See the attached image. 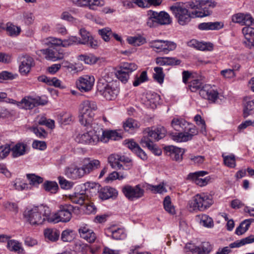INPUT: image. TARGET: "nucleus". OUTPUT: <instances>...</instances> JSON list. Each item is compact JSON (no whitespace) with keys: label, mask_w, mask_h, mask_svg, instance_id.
Returning <instances> with one entry per match:
<instances>
[{"label":"nucleus","mask_w":254,"mask_h":254,"mask_svg":"<svg viewBox=\"0 0 254 254\" xmlns=\"http://www.w3.org/2000/svg\"><path fill=\"white\" fill-rule=\"evenodd\" d=\"M186 6L195 10L191 13L189 12L184 4L182 2L176 3L170 7L178 22L182 25L188 24L192 18L202 17L209 15L210 12L207 10L205 11L204 9L208 7H215L216 3L209 0H192L188 2Z\"/></svg>","instance_id":"1"},{"label":"nucleus","mask_w":254,"mask_h":254,"mask_svg":"<svg viewBox=\"0 0 254 254\" xmlns=\"http://www.w3.org/2000/svg\"><path fill=\"white\" fill-rule=\"evenodd\" d=\"M166 130L163 127H157L154 130L148 129L144 132V136L141 138L140 143L143 146L147 147L155 155L159 156L162 153L161 150L154 144L153 140L158 141L166 135Z\"/></svg>","instance_id":"2"},{"label":"nucleus","mask_w":254,"mask_h":254,"mask_svg":"<svg viewBox=\"0 0 254 254\" xmlns=\"http://www.w3.org/2000/svg\"><path fill=\"white\" fill-rule=\"evenodd\" d=\"M189 88L192 92L199 90L200 96L211 103H217L219 99L221 100V96L219 95L218 91L214 89L210 85L203 86L200 79H196L190 81L189 83Z\"/></svg>","instance_id":"3"},{"label":"nucleus","mask_w":254,"mask_h":254,"mask_svg":"<svg viewBox=\"0 0 254 254\" xmlns=\"http://www.w3.org/2000/svg\"><path fill=\"white\" fill-rule=\"evenodd\" d=\"M23 215L26 221L32 226L41 225L45 221L49 222V218H50L49 210H47L42 206H34L27 209Z\"/></svg>","instance_id":"4"},{"label":"nucleus","mask_w":254,"mask_h":254,"mask_svg":"<svg viewBox=\"0 0 254 254\" xmlns=\"http://www.w3.org/2000/svg\"><path fill=\"white\" fill-rule=\"evenodd\" d=\"M97 109L96 103L94 101L86 100L79 106V121L82 125L88 127H93L92 124L94 112Z\"/></svg>","instance_id":"5"},{"label":"nucleus","mask_w":254,"mask_h":254,"mask_svg":"<svg viewBox=\"0 0 254 254\" xmlns=\"http://www.w3.org/2000/svg\"><path fill=\"white\" fill-rule=\"evenodd\" d=\"M213 203L212 197L204 193H198L188 202V207L191 212L204 211Z\"/></svg>","instance_id":"6"},{"label":"nucleus","mask_w":254,"mask_h":254,"mask_svg":"<svg viewBox=\"0 0 254 254\" xmlns=\"http://www.w3.org/2000/svg\"><path fill=\"white\" fill-rule=\"evenodd\" d=\"M97 90L108 100L116 98L119 93V88L117 86V82H108L105 79H101L98 81Z\"/></svg>","instance_id":"7"},{"label":"nucleus","mask_w":254,"mask_h":254,"mask_svg":"<svg viewBox=\"0 0 254 254\" xmlns=\"http://www.w3.org/2000/svg\"><path fill=\"white\" fill-rule=\"evenodd\" d=\"M73 206L70 204L61 205L58 211L50 215L49 222L57 223L59 222H67L70 221L72 216Z\"/></svg>","instance_id":"8"},{"label":"nucleus","mask_w":254,"mask_h":254,"mask_svg":"<svg viewBox=\"0 0 254 254\" xmlns=\"http://www.w3.org/2000/svg\"><path fill=\"white\" fill-rule=\"evenodd\" d=\"M148 45L155 52H162L166 54L174 50L177 47V44L174 42L163 40L150 41L148 42Z\"/></svg>","instance_id":"9"},{"label":"nucleus","mask_w":254,"mask_h":254,"mask_svg":"<svg viewBox=\"0 0 254 254\" xmlns=\"http://www.w3.org/2000/svg\"><path fill=\"white\" fill-rule=\"evenodd\" d=\"M137 68V65L134 63H122L116 72V76L122 82L126 83L129 79V74Z\"/></svg>","instance_id":"10"},{"label":"nucleus","mask_w":254,"mask_h":254,"mask_svg":"<svg viewBox=\"0 0 254 254\" xmlns=\"http://www.w3.org/2000/svg\"><path fill=\"white\" fill-rule=\"evenodd\" d=\"M93 130H89L87 132L79 134L76 137L77 142L83 144L94 145L100 141V137L97 133V127L93 126Z\"/></svg>","instance_id":"11"},{"label":"nucleus","mask_w":254,"mask_h":254,"mask_svg":"<svg viewBox=\"0 0 254 254\" xmlns=\"http://www.w3.org/2000/svg\"><path fill=\"white\" fill-rule=\"evenodd\" d=\"M122 191L125 196L130 201L139 199L144 195V190L139 185L134 187L126 185L123 188Z\"/></svg>","instance_id":"12"},{"label":"nucleus","mask_w":254,"mask_h":254,"mask_svg":"<svg viewBox=\"0 0 254 254\" xmlns=\"http://www.w3.org/2000/svg\"><path fill=\"white\" fill-rule=\"evenodd\" d=\"M47 102L46 100L42 99L39 97L32 98L28 96L24 97L20 102H17V106L19 108L28 110L39 105H44L46 104Z\"/></svg>","instance_id":"13"},{"label":"nucleus","mask_w":254,"mask_h":254,"mask_svg":"<svg viewBox=\"0 0 254 254\" xmlns=\"http://www.w3.org/2000/svg\"><path fill=\"white\" fill-rule=\"evenodd\" d=\"M95 78L93 76L86 74L77 79L76 85L81 92H87L92 90Z\"/></svg>","instance_id":"14"},{"label":"nucleus","mask_w":254,"mask_h":254,"mask_svg":"<svg viewBox=\"0 0 254 254\" xmlns=\"http://www.w3.org/2000/svg\"><path fill=\"white\" fill-rule=\"evenodd\" d=\"M198 131L195 126H192L188 128V131L184 132H175L171 134L172 139L177 142H186L191 140L192 137L197 134Z\"/></svg>","instance_id":"15"},{"label":"nucleus","mask_w":254,"mask_h":254,"mask_svg":"<svg viewBox=\"0 0 254 254\" xmlns=\"http://www.w3.org/2000/svg\"><path fill=\"white\" fill-rule=\"evenodd\" d=\"M79 35L81 38L78 37L79 45H88L91 48L96 49L98 47V42L95 40L91 33L85 28H81L79 30Z\"/></svg>","instance_id":"16"},{"label":"nucleus","mask_w":254,"mask_h":254,"mask_svg":"<svg viewBox=\"0 0 254 254\" xmlns=\"http://www.w3.org/2000/svg\"><path fill=\"white\" fill-rule=\"evenodd\" d=\"M97 133L100 137V141L104 143L107 142L109 139L116 140L121 138V134L116 130H104L100 127H97Z\"/></svg>","instance_id":"17"},{"label":"nucleus","mask_w":254,"mask_h":254,"mask_svg":"<svg viewBox=\"0 0 254 254\" xmlns=\"http://www.w3.org/2000/svg\"><path fill=\"white\" fill-rule=\"evenodd\" d=\"M64 174L69 179L75 180L83 177L85 175L81 167L71 165L64 169Z\"/></svg>","instance_id":"18"},{"label":"nucleus","mask_w":254,"mask_h":254,"mask_svg":"<svg viewBox=\"0 0 254 254\" xmlns=\"http://www.w3.org/2000/svg\"><path fill=\"white\" fill-rule=\"evenodd\" d=\"M84 175H87L100 167V162L97 159L85 158L81 166Z\"/></svg>","instance_id":"19"},{"label":"nucleus","mask_w":254,"mask_h":254,"mask_svg":"<svg viewBox=\"0 0 254 254\" xmlns=\"http://www.w3.org/2000/svg\"><path fill=\"white\" fill-rule=\"evenodd\" d=\"M164 149L166 154L172 160L180 161L183 159L184 149L173 145L166 146Z\"/></svg>","instance_id":"20"},{"label":"nucleus","mask_w":254,"mask_h":254,"mask_svg":"<svg viewBox=\"0 0 254 254\" xmlns=\"http://www.w3.org/2000/svg\"><path fill=\"white\" fill-rule=\"evenodd\" d=\"M78 233L81 238L89 243H93L96 239V234L87 224H82L78 229Z\"/></svg>","instance_id":"21"},{"label":"nucleus","mask_w":254,"mask_h":254,"mask_svg":"<svg viewBox=\"0 0 254 254\" xmlns=\"http://www.w3.org/2000/svg\"><path fill=\"white\" fill-rule=\"evenodd\" d=\"M232 21L235 23H239L242 25L250 26L254 22V19L249 14L238 13L232 16Z\"/></svg>","instance_id":"22"},{"label":"nucleus","mask_w":254,"mask_h":254,"mask_svg":"<svg viewBox=\"0 0 254 254\" xmlns=\"http://www.w3.org/2000/svg\"><path fill=\"white\" fill-rule=\"evenodd\" d=\"M207 174L205 171H198L193 173H190L188 177L191 179L196 185L199 186H204L207 185L210 179L208 177L204 178H201L200 177H203Z\"/></svg>","instance_id":"23"},{"label":"nucleus","mask_w":254,"mask_h":254,"mask_svg":"<svg viewBox=\"0 0 254 254\" xmlns=\"http://www.w3.org/2000/svg\"><path fill=\"white\" fill-rule=\"evenodd\" d=\"M245 40L244 43L246 46L251 48L254 47V28L250 26H246L242 29Z\"/></svg>","instance_id":"24"},{"label":"nucleus","mask_w":254,"mask_h":254,"mask_svg":"<svg viewBox=\"0 0 254 254\" xmlns=\"http://www.w3.org/2000/svg\"><path fill=\"white\" fill-rule=\"evenodd\" d=\"M20 61L19 71L23 74H27L30 71L31 66L33 65L34 60L29 56L25 55L21 57Z\"/></svg>","instance_id":"25"},{"label":"nucleus","mask_w":254,"mask_h":254,"mask_svg":"<svg viewBox=\"0 0 254 254\" xmlns=\"http://www.w3.org/2000/svg\"><path fill=\"white\" fill-rule=\"evenodd\" d=\"M99 197L102 200L108 199L110 198L117 196L118 191L113 188L106 187L101 189L99 191Z\"/></svg>","instance_id":"26"},{"label":"nucleus","mask_w":254,"mask_h":254,"mask_svg":"<svg viewBox=\"0 0 254 254\" xmlns=\"http://www.w3.org/2000/svg\"><path fill=\"white\" fill-rule=\"evenodd\" d=\"M45 55V58L48 60L56 61L63 59V56L60 55L54 49L50 48L46 49H42L40 51Z\"/></svg>","instance_id":"27"},{"label":"nucleus","mask_w":254,"mask_h":254,"mask_svg":"<svg viewBox=\"0 0 254 254\" xmlns=\"http://www.w3.org/2000/svg\"><path fill=\"white\" fill-rule=\"evenodd\" d=\"M188 45L190 47L201 51H211L213 49V45L211 43L200 42L194 39L190 40Z\"/></svg>","instance_id":"28"},{"label":"nucleus","mask_w":254,"mask_h":254,"mask_svg":"<svg viewBox=\"0 0 254 254\" xmlns=\"http://www.w3.org/2000/svg\"><path fill=\"white\" fill-rule=\"evenodd\" d=\"M27 146L23 143H17L11 149L12 155L13 157H18L24 155L27 150Z\"/></svg>","instance_id":"29"},{"label":"nucleus","mask_w":254,"mask_h":254,"mask_svg":"<svg viewBox=\"0 0 254 254\" xmlns=\"http://www.w3.org/2000/svg\"><path fill=\"white\" fill-rule=\"evenodd\" d=\"M157 11L148 10L146 14V24L150 28L157 27L158 26Z\"/></svg>","instance_id":"30"},{"label":"nucleus","mask_w":254,"mask_h":254,"mask_svg":"<svg viewBox=\"0 0 254 254\" xmlns=\"http://www.w3.org/2000/svg\"><path fill=\"white\" fill-rule=\"evenodd\" d=\"M171 125L176 130L188 131L187 126H189V124L184 119H174L171 122Z\"/></svg>","instance_id":"31"},{"label":"nucleus","mask_w":254,"mask_h":254,"mask_svg":"<svg viewBox=\"0 0 254 254\" xmlns=\"http://www.w3.org/2000/svg\"><path fill=\"white\" fill-rule=\"evenodd\" d=\"M70 199L74 203L82 205L88 201V196L85 193L75 192L70 196Z\"/></svg>","instance_id":"32"},{"label":"nucleus","mask_w":254,"mask_h":254,"mask_svg":"<svg viewBox=\"0 0 254 254\" xmlns=\"http://www.w3.org/2000/svg\"><path fill=\"white\" fill-rule=\"evenodd\" d=\"M158 26L168 25L172 22V19L169 14L166 12L162 11L157 12Z\"/></svg>","instance_id":"33"},{"label":"nucleus","mask_w":254,"mask_h":254,"mask_svg":"<svg viewBox=\"0 0 254 254\" xmlns=\"http://www.w3.org/2000/svg\"><path fill=\"white\" fill-rule=\"evenodd\" d=\"M127 43L134 46H140L146 43V39L140 35L129 36L127 39Z\"/></svg>","instance_id":"34"},{"label":"nucleus","mask_w":254,"mask_h":254,"mask_svg":"<svg viewBox=\"0 0 254 254\" xmlns=\"http://www.w3.org/2000/svg\"><path fill=\"white\" fill-rule=\"evenodd\" d=\"M45 238L51 242H56L59 240L60 232L55 229H47L44 231Z\"/></svg>","instance_id":"35"},{"label":"nucleus","mask_w":254,"mask_h":254,"mask_svg":"<svg viewBox=\"0 0 254 254\" xmlns=\"http://www.w3.org/2000/svg\"><path fill=\"white\" fill-rule=\"evenodd\" d=\"M107 233H111L112 238L115 240H122L126 237L125 231L123 228H110Z\"/></svg>","instance_id":"36"},{"label":"nucleus","mask_w":254,"mask_h":254,"mask_svg":"<svg viewBox=\"0 0 254 254\" xmlns=\"http://www.w3.org/2000/svg\"><path fill=\"white\" fill-rule=\"evenodd\" d=\"M8 35L11 37H16L21 32V28L19 26L14 25L11 22H7L6 24L5 29Z\"/></svg>","instance_id":"37"},{"label":"nucleus","mask_w":254,"mask_h":254,"mask_svg":"<svg viewBox=\"0 0 254 254\" xmlns=\"http://www.w3.org/2000/svg\"><path fill=\"white\" fill-rule=\"evenodd\" d=\"M254 242V235H251L240 240L236 241L230 244L231 248H239L246 244Z\"/></svg>","instance_id":"38"},{"label":"nucleus","mask_w":254,"mask_h":254,"mask_svg":"<svg viewBox=\"0 0 254 254\" xmlns=\"http://www.w3.org/2000/svg\"><path fill=\"white\" fill-rule=\"evenodd\" d=\"M254 221V219H248L243 221L236 228L235 233L238 235H243L248 230L251 223Z\"/></svg>","instance_id":"39"},{"label":"nucleus","mask_w":254,"mask_h":254,"mask_svg":"<svg viewBox=\"0 0 254 254\" xmlns=\"http://www.w3.org/2000/svg\"><path fill=\"white\" fill-rule=\"evenodd\" d=\"M222 27L221 23L218 22L201 23L198 26V28L202 30H217Z\"/></svg>","instance_id":"40"},{"label":"nucleus","mask_w":254,"mask_h":254,"mask_svg":"<svg viewBox=\"0 0 254 254\" xmlns=\"http://www.w3.org/2000/svg\"><path fill=\"white\" fill-rule=\"evenodd\" d=\"M108 161L112 168L121 170L123 164L120 163L119 155L112 154L108 157Z\"/></svg>","instance_id":"41"},{"label":"nucleus","mask_w":254,"mask_h":254,"mask_svg":"<svg viewBox=\"0 0 254 254\" xmlns=\"http://www.w3.org/2000/svg\"><path fill=\"white\" fill-rule=\"evenodd\" d=\"M197 219L200 225L206 227H211L213 225L211 218L206 214H201L197 216Z\"/></svg>","instance_id":"42"},{"label":"nucleus","mask_w":254,"mask_h":254,"mask_svg":"<svg viewBox=\"0 0 254 254\" xmlns=\"http://www.w3.org/2000/svg\"><path fill=\"white\" fill-rule=\"evenodd\" d=\"M148 189L154 193L162 194L167 191L164 183H161L158 185H148Z\"/></svg>","instance_id":"43"},{"label":"nucleus","mask_w":254,"mask_h":254,"mask_svg":"<svg viewBox=\"0 0 254 254\" xmlns=\"http://www.w3.org/2000/svg\"><path fill=\"white\" fill-rule=\"evenodd\" d=\"M27 178L29 180V185L37 187L43 182V179L34 174H28L26 175Z\"/></svg>","instance_id":"44"},{"label":"nucleus","mask_w":254,"mask_h":254,"mask_svg":"<svg viewBox=\"0 0 254 254\" xmlns=\"http://www.w3.org/2000/svg\"><path fill=\"white\" fill-rule=\"evenodd\" d=\"M43 187L46 191L51 193H56L59 189L58 184L55 182L46 181Z\"/></svg>","instance_id":"45"},{"label":"nucleus","mask_w":254,"mask_h":254,"mask_svg":"<svg viewBox=\"0 0 254 254\" xmlns=\"http://www.w3.org/2000/svg\"><path fill=\"white\" fill-rule=\"evenodd\" d=\"M78 60L84 62L86 64H95L98 59L92 54L81 55L78 56Z\"/></svg>","instance_id":"46"},{"label":"nucleus","mask_w":254,"mask_h":254,"mask_svg":"<svg viewBox=\"0 0 254 254\" xmlns=\"http://www.w3.org/2000/svg\"><path fill=\"white\" fill-rule=\"evenodd\" d=\"M61 240L64 242H70L74 238L73 231L70 229L64 230L61 234Z\"/></svg>","instance_id":"47"},{"label":"nucleus","mask_w":254,"mask_h":254,"mask_svg":"<svg viewBox=\"0 0 254 254\" xmlns=\"http://www.w3.org/2000/svg\"><path fill=\"white\" fill-rule=\"evenodd\" d=\"M224 164L228 167L234 168L236 166V160L235 155L231 154L230 155H222Z\"/></svg>","instance_id":"48"},{"label":"nucleus","mask_w":254,"mask_h":254,"mask_svg":"<svg viewBox=\"0 0 254 254\" xmlns=\"http://www.w3.org/2000/svg\"><path fill=\"white\" fill-rule=\"evenodd\" d=\"M155 73L153 77L159 83H162L164 79V74L163 72V68L160 67H155L154 68Z\"/></svg>","instance_id":"49"},{"label":"nucleus","mask_w":254,"mask_h":254,"mask_svg":"<svg viewBox=\"0 0 254 254\" xmlns=\"http://www.w3.org/2000/svg\"><path fill=\"white\" fill-rule=\"evenodd\" d=\"M164 207L166 211L171 214H175L174 207L171 204V198L169 196L165 197L163 201Z\"/></svg>","instance_id":"50"},{"label":"nucleus","mask_w":254,"mask_h":254,"mask_svg":"<svg viewBox=\"0 0 254 254\" xmlns=\"http://www.w3.org/2000/svg\"><path fill=\"white\" fill-rule=\"evenodd\" d=\"M98 34L105 41L108 42L110 39V37L112 34V31L110 28L105 27L101 29H99Z\"/></svg>","instance_id":"51"},{"label":"nucleus","mask_w":254,"mask_h":254,"mask_svg":"<svg viewBox=\"0 0 254 254\" xmlns=\"http://www.w3.org/2000/svg\"><path fill=\"white\" fill-rule=\"evenodd\" d=\"M199 247L198 254H209L212 250V247L209 242L202 243Z\"/></svg>","instance_id":"52"},{"label":"nucleus","mask_w":254,"mask_h":254,"mask_svg":"<svg viewBox=\"0 0 254 254\" xmlns=\"http://www.w3.org/2000/svg\"><path fill=\"white\" fill-rule=\"evenodd\" d=\"M127 177V174L121 172H113L109 174L107 178L108 181H113L116 179L122 180Z\"/></svg>","instance_id":"53"},{"label":"nucleus","mask_w":254,"mask_h":254,"mask_svg":"<svg viewBox=\"0 0 254 254\" xmlns=\"http://www.w3.org/2000/svg\"><path fill=\"white\" fill-rule=\"evenodd\" d=\"M148 79L147 72L145 71H142L138 76L136 75L134 81L133 82V85L135 87L138 86L141 83L147 81Z\"/></svg>","instance_id":"54"},{"label":"nucleus","mask_w":254,"mask_h":254,"mask_svg":"<svg viewBox=\"0 0 254 254\" xmlns=\"http://www.w3.org/2000/svg\"><path fill=\"white\" fill-rule=\"evenodd\" d=\"M7 247L9 251L14 252H19L21 249L20 244L13 240L8 241Z\"/></svg>","instance_id":"55"},{"label":"nucleus","mask_w":254,"mask_h":254,"mask_svg":"<svg viewBox=\"0 0 254 254\" xmlns=\"http://www.w3.org/2000/svg\"><path fill=\"white\" fill-rule=\"evenodd\" d=\"M78 37L70 36L67 39H64L63 42V47H67L74 45H79Z\"/></svg>","instance_id":"56"},{"label":"nucleus","mask_w":254,"mask_h":254,"mask_svg":"<svg viewBox=\"0 0 254 254\" xmlns=\"http://www.w3.org/2000/svg\"><path fill=\"white\" fill-rule=\"evenodd\" d=\"M254 112V99L251 101H248L245 105L244 109V117H247L250 114L251 112Z\"/></svg>","instance_id":"57"},{"label":"nucleus","mask_w":254,"mask_h":254,"mask_svg":"<svg viewBox=\"0 0 254 254\" xmlns=\"http://www.w3.org/2000/svg\"><path fill=\"white\" fill-rule=\"evenodd\" d=\"M124 127L127 131H129L130 129L137 127L136 122L132 119H129L124 123Z\"/></svg>","instance_id":"58"},{"label":"nucleus","mask_w":254,"mask_h":254,"mask_svg":"<svg viewBox=\"0 0 254 254\" xmlns=\"http://www.w3.org/2000/svg\"><path fill=\"white\" fill-rule=\"evenodd\" d=\"M59 184L62 188L64 189H69L73 187V183L66 180L64 177H59Z\"/></svg>","instance_id":"59"},{"label":"nucleus","mask_w":254,"mask_h":254,"mask_svg":"<svg viewBox=\"0 0 254 254\" xmlns=\"http://www.w3.org/2000/svg\"><path fill=\"white\" fill-rule=\"evenodd\" d=\"M13 187L15 190L19 191L28 190L30 188L28 184L18 181L14 183Z\"/></svg>","instance_id":"60"},{"label":"nucleus","mask_w":254,"mask_h":254,"mask_svg":"<svg viewBox=\"0 0 254 254\" xmlns=\"http://www.w3.org/2000/svg\"><path fill=\"white\" fill-rule=\"evenodd\" d=\"M11 149L8 144L0 146V158L2 159L7 156L10 152Z\"/></svg>","instance_id":"61"},{"label":"nucleus","mask_w":254,"mask_h":254,"mask_svg":"<svg viewBox=\"0 0 254 254\" xmlns=\"http://www.w3.org/2000/svg\"><path fill=\"white\" fill-rule=\"evenodd\" d=\"M32 131L36 136L40 138H45L47 136V132L41 127H34L32 128Z\"/></svg>","instance_id":"62"},{"label":"nucleus","mask_w":254,"mask_h":254,"mask_svg":"<svg viewBox=\"0 0 254 254\" xmlns=\"http://www.w3.org/2000/svg\"><path fill=\"white\" fill-rule=\"evenodd\" d=\"M88 6L91 9H94L95 6H101L104 5V1L103 0H88Z\"/></svg>","instance_id":"63"},{"label":"nucleus","mask_w":254,"mask_h":254,"mask_svg":"<svg viewBox=\"0 0 254 254\" xmlns=\"http://www.w3.org/2000/svg\"><path fill=\"white\" fill-rule=\"evenodd\" d=\"M125 143L127 145V147L130 149L133 153L138 149L139 146L133 140H125Z\"/></svg>","instance_id":"64"}]
</instances>
